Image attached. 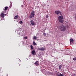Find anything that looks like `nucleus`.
<instances>
[{"label": "nucleus", "instance_id": "f257e3e1", "mask_svg": "<svg viewBox=\"0 0 76 76\" xmlns=\"http://www.w3.org/2000/svg\"><path fill=\"white\" fill-rule=\"evenodd\" d=\"M59 29L61 31H64L66 30V26L64 25H61L59 27Z\"/></svg>", "mask_w": 76, "mask_h": 76}, {"label": "nucleus", "instance_id": "f03ea898", "mask_svg": "<svg viewBox=\"0 0 76 76\" xmlns=\"http://www.w3.org/2000/svg\"><path fill=\"white\" fill-rule=\"evenodd\" d=\"M63 19V15H61L58 17V20L59 22L60 23H63L64 22V20Z\"/></svg>", "mask_w": 76, "mask_h": 76}, {"label": "nucleus", "instance_id": "7ed1b4c3", "mask_svg": "<svg viewBox=\"0 0 76 76\" xmlns=\"http://www.w3.org/2000/svg\"><path fill=\"white\" fill-rule=\"evenodd\" d=\"M34 16H35V11H32L30 14V15L29 17L30 18L32 19V18H34Z\"/></svg>", "mask_w": 76, "mask_h": 76}, {"label": "nucleus", "instance_id": "20e7f679", "mask_svg": "<svg viewBox=\"0 0 76 76\" xmlns=\"http://www.w3.org/2000/svg\"><path fill=\"white\" fill-rule=\"evenodd\" d=\"M23 31H22V30H19L17 31V32L19 35L22 36V35H23Z\"/></svg>", "mask_w": 76, "mask_h": 76}, {"label": "nucleus", "instance_id": "39448f33", "mask_svg": "<svg viewBox=\"0 0 76 76\" xmlns=\"http://www.w3.org/2000/svg\"><path fill=\"white\" fill-rule=\"evenodd\" d=\"M30 22L32 26H34V25H35V22H34V21H33V20H31V21H30Z\"/></svg>", "mask_w": 76, "mask_h": 76}, {"label": "nucleus", "instance_id": "423d86ee", "mask_svg": "<svg viewBox=\"0 0 76 76\" xmlns=\"http://www.w3.org/2000/svg\"><path fill=\"white\" fill-rule=\"evenodd\" d=\"M59 69H60L62 71H63V69H64V68L63 67H62L60 65L59 66Z\"/></svg>", "mask_w": 76, "mask_h": 76}, {"label": "nucleus", "instance_id": "0eeeda50", "mask_svg": "<svg viewBox=\"0 0 76 76\" xmlns=\"http://www.w3.org/2000/svg\"><path fill=\"white\" fill-rule=\"evenodd\" d=\"M34 64H35L36 66L39 65V62L38 61H36V62L34 63Z\"/></svg>", "mask_w": 76, "mask_h": 76}, {"label": "nucleus", "instance_id": "6e6552de", "mask_svg": "<svg viewBox=\"0 0 76 76\" xmlns=\"http://www.w3.org/2000/svg\"><path fill=\"white\" fill-rule=\"evenodd\" d=\"M55 13L56 15H59V14H60V11H55Z\"/></svg>", "mask_w": 76, "mask_h": 76}, {"label": "nucleus", "instance_id": "1a4fd4ad", "mask_svg": "<svg viewBox=\"0 0 76 76\" xmlns=\"http://www.w3.org/2000/svg\"><path fill=\"white\" fill-rule=\"evenodd\" d=\"M8 9V7H5L4 10V11L3 13H6V11L7 10V9Z\"/></svg>", "mask_w": 76, "mask_h": 76}, {"label": "nucleus", "instance_id": "9d476101", "mask_svg": "<svg viewBox=\"0 0 76 76\" xmlns=\"http://www.w3.org/2000/svg\"><path fill=\"white\" fill-rule=\"evenodd\" d=\"M4 14L3 13H1V16L2 18H4Z\"/></svg>", "mask_w": 76, "mask_h": 76}, {"label": "nucleus", "instance_id": "9b49d317", "mask_svg": "<svg viewBox=\"0 0 76 76\" xmlns=\"http://www.w3.org/2000/svg\"><path fill=\"white\" fill-rule=\"evenodd\" d=\"M35 53V51L34 50H33L31 52V54H33V55H34Z\"/></svg>", "mask_w": 76, "mask_h": 76}, {"label": "nucleus", "instance_id": "f8f14e48", "mask_svg": "<svg viewBox=\"0 0 76 76\" xmlns=\"http://www.w3.org/2000/svg\"><path fill=\"white\" fill-rule=\"evenodd\" d=\"M74 41V40L72 39H70V43H71L73 42Z\"/></svg>", "mask_w": 76, "mask_h": 76}, {"label": "nucleus", "instance_id": "ddd939ff", "mask_svg": "<svg viewBox=\"0 0 76 76\" xmlns=\"http://www.w3.org/2000/svg\"><path fill=\"white\" fill-rule=\"evenodd\" d=\"M45 50V48H41V51H44V50Z\"/></svg>", "mask_w": 76, "mask_h": 76}, {"label": "nucleus", "instance_id": "4468645a", "mask_svg": "<svg viewBox=\"0 0 76 76\" xmlns=\"http://www.w3.org/2000/svg\"><path fill=\"white\" fill-rule=\"evenodd\" d=\"M18 18H19V16L18 15H16L15 17H14V19H17Z\"/></svg>", "mask_w": 76, "mask_h": 76}, {"label": "nucleus", "instance_id": "2eb2a0df", "mask_svg": "<svg viewBox=\"0 0 76 76\" xmlns=\"http://www.w3.org/2000/svg\"><path fill=\"white\" fill-rule=\"evenodd\" d=\"M37 38H38V37H36L35 36L34 37L33 39H34L36 40Z\"/></svg>", "mask_w": 76, "mask_h": 76}, {"label": "nucleus", "instance_id": "dca6fc26", "mask_svg": "<svg viewBox=\"0 0 76 76\" xmlns=\"http://www.w3.org/2000/svg\"><path fill=\"white\" fill-rule=\"evenodd\" d=\"M56 74L57 76H59V75H60V74H59V73L57 72H56Z\"/></svg>", "mask_w": 76, "mask_h": 76}, {"label": "nucleus", "instance_id": "f3484780", "mask_svg": "<svg viewBox=\"0 0 76 76\" xmlns=\"http://www.w3.org/2000/svg\"><path fill=\"white\" fill-rule=\"evenodd\" d=\"M33 45H37V44H36V43H35V42L34 41L33 42Z\"/></svg>", "mask_w": 76, "mask_h": 76}, {"label": "nucleus", "instance_id": "a211bd4d", "mask_svg": "<svg viewBox=\"0 0 76 76\" xmlns=\"http://www.w3.org/2000/svg\"><path fill=\"white\" fill-rule=\"evenodd\" d=\"M30 47L32 50H33V49H34V48H33V46H32V45H31Z\"/></svg>", "mask_w": 76, "mask_h": 76}, {"label": "nucleus", "instance_id": "6ab92c4d", "mask_svg": "<svg viewBox=\"0 0 76 76\" xmlns=\"http://www.w3.org/2000/svg\"><path fill=\"white\" fill-rule=\"evenodd\" d=\"M73 60L74 61H76V57L74 58H73Z\"/></svg>", "mask_w": 76, "mask_h": 76}, {"label": "nucleus", "instance_id": "aec40b11", "mask_svg": "<svg viewBox=\"0 0 76 76\" xmlns=\"http://www.w3.org/2000/svg\"><path fill=\"white\" fill-rule=\"evenodd\" d=\"M59 76H63V75L60 74H59Z\"/></svg>", "mask_w": 76, "mask_h": 76}, {"label": "nucleus", "instance_id": "412c9836", "mask_svg": "<svg viewBox=\"0 0 76 76\" xmlns=\"http://www.w3.org/2000/svg\"><path fill=\"white\" fill-rule=\"evenodd\" d=\"M75 20H76V15H75Z\"/></svg>", "mask_w": 76, "mask_h": 76}, {"label": "nucleus", "instance_id": "4be33fe9", "mask_svg": "<svg viewBox=\"0 0 76 76\" xmlns=\"http://www.w3.org/2000/svg\"><path fill=\"white\" fill-rule=\"evenodd\" d=\"M46 18H48V15H46Z\"/></svg>", "mask_w": 76, "mask_h": 76}, {"label": "nucleus", "instance_id": "5701e85b", "mask_svg": "<svg viewBox=\"0 0 76 76\" xmlns=\"http://www.w3.org/2000/svg\"><path fill=\"white\" fill-rule=\"evenodd\" d=\"M24 39H27V37H24Z\"/></svg>", "mask_w": 76, "mask_h": 76}, {"label": "nucleus", "instance_id": "b1692460", "mask_svg": "<svg viewBox=\"0 0 76 76\" xmlns=\"http://www.w3.org/2000/svg\"><path fill=\"white\" fill-rule=\"evenodd\" d=\"M70 44H74V42H72Z\"/></svg>", "mask_w": 76, "mask_h": 76}, {"label": "nucleus", "instance_id": "393cba45", "mask_svg": "<svg viewBox=\"0 0 76 76\" xmlns=\"http://www.w3.org/2000/svg\"><path fill=\"white\" fill-rule=\"evenodd\" d=\"M38 50H41V48H38Z\"/></svg>", "mask_w": 76, "mask_h": 76}, {"label": "nucleus", "instance_id": "a878e982", "mask_svg": "<svg viewBox=\"0 0 76 76\" xmlns=\"http://www.w3.org/2000/svg\"><path fill=\"white\" fill-rule=\"evenodd\" d=\"M10 6H12V3H11Z\"/></svg>", "mask_w": 76, "mask_h": 76}, {"label": "nucleus", "instance_id": "bb28decb", "mask_svg": "<svg viewBox=\"0 0 76 76\" xmlns=\"http://www.w3.org/2000/svg\"><path fill=\"white\" fill-rule=\"evenodd\" d=\"M20 23H23L22 21H20Z\"/></svg>", "mask_w": 76, "mask_h": 76}, {"label": "nucleus", "instance_id": "cd10ccee", "mask_svg": "<svg viewBox=\"0 0 76 76\" xmlns=\"http://www.w3.org/2000/svg\"><path fill=\"white\" fill-rule=\"evenodd\" d=\"M73 75V76H76V74H74Z\"/></svg>", "mask_w": 76, "mask_h": 76}, {"label": "nucleus", "instance_id": "c85d7f7f", "mask_svg": "<svg viewBox=\"0 0 76 76\" xmlns=\"http://www.w3.org/2000/svg\"><path fill=\"white\" fill-rule=\"evenodd\" d=\"M60 13V15H61L62 14L61 13V12H60V13Z\"/></svg>", "mask_w": 76, "mask_h": 76}, {"label": "nucleus", "instance_id": "c756f323", "mask_svg": "<svg viewBox=\"0 0 76 76\" xmlns=\"http://www.w3.org/2000/svg\"><path fill=\"white\" fill-rule=\"evenodd\" d=\"M44 35H45H45H46V34L45 33H44Z\"/></svg>", "mask_w": 76, "mask_h": 76}, {"label": "nucleus", "instance_id": "7c9ffc66", "mask_svg": "<svg viewBox=\"0 0 76 76\" xmlns=\"http://www.w3.org/2000/svg\"><path fill=\"white\" fill-rule=\"evenodd\" d=\"M21 7H23V6H21Z\"/></svg>", "mask_w": 76, "mask_h": 76}, {"label": "nucleus", "instance_id": "2f4dec72", "mask_svg": "<svg viewBox=\"0 0 76 76\" xmlns=\"http://www.w3.org/2000/svg\"><path fill=\"white\" fill-rule=\"evenodd\" d=\"M19 66H20V64H19Z\"/></svg>", "mask_w": 76, "mask_h": 76}]
</instances>
